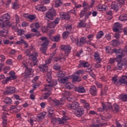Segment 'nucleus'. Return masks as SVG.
Segmentation results:
<instances>
[{"mask_svg": "<svg viewBox=\"0 0 127 127\" xmlns=\"http://www.w3.org/2000/svg\"><path fill=\"white\" fill-rule=\"evenodd\" d=\"M10 19V15L8 13H5L1 16V19H0V27L3 28H9L11 27V23L9 22Z\"/></svg>", "mask_w": 127, "mask_h": 127, "instance_id": "1", "label": "nucleus"}, {"mask_svg": "<svg viewBox=\"0 0 127 127\" xmlns=\"http://www.w3.org/2000/svg\"><path fill=\"white\" fill-rule=\"evenodd\" d=\"M112 53H115L116 59H122L125 56H127V45L126 46L123 50L122 48L116 49L115 48L112 50Z\"/></svg>", "mask_w": 127, "mask_h": 127, "instance_id": "2", "label": "nucleus"}, {"mask_svg": "<svg viewBox=\"0 0 127 127\" xmlns=\"http://www.w3.org/2000/svg\"><path fill=\"white\" fill-rule=\"evenodd\" d=\"M40 40L44 41L42 44H41V47L40 50L42 53L45 55H46V52L48 49V45H49V40L47 38V37H41L40 38Z\"/></svg>", "mask_w": 127, "mask_h": 127, "instance_id": "3", "label": "nucleus"}, {"mask_svg": "<svg viewBox=\"0 0 127 127\" xmlns=\"http://www.w3.org/2000/svg\"><path fill=\"white\" fill-rule=\"evenodd\" d=\"M22 65L24 67H26V68L25 69V76L26 78H31V77H33V73H32V69L28 68L27 65H28V62L27 61H24L22 63Z\"/></svg>", "mask_w": 127, "mask_h": 127, "instance_id": "4", "label": "nucleus"}, {"mask_svg": "<svg viewBox=\"0 0 127 127\" xmlns=\"http://www.w3.org/2000/svg\"><path fill=\"white\" fill-rule=\"evenodd\" d=\"M92 14L91 11L88 12L86 15H85L84 20H81L80 22L78 23L77 27L78 28H83L86 27L87 23H86V20L89 18V16Z\"/></svg>", "mask_w": 127, "mask_h": 127, "instance_id": "5", "label": "nucleus"}, {"mask_svg": "<svg viewBox=\"0 0 127 127\" xmlns=\"http://www.w3.org/2000/svg\"><path fill=\"white\" fill-rule=\"evenodd\" d=\"M60 49L63 51H64L65 56H68L70 53H71V50H72V47L70 45H61L60 47Z\"/></svg>", "mask_w": 127, "mask_h": 127, "instance_id": "6", "label": "nucleus"}, {"mask_svg": "<svg viewBox=\"0 0 127 127\" xmlns=\"http://www.w3.org/2000/svg\"><path fill=\"white\" fill-rule=\"evenodd\" d=\"M46 16L49 19L53 20V17L56 16V11L53 8L49 9L46 13Z\"/></svg>", "mask_w": 127, "mask_h": 127, "instance_id": "7", "label": "nucleus"}, {"mask_svg": "<svg viewBox=\"0 0 127 127\" xmlns=\"http://www.w3.org/2000/svg\"><path fill=\"white\" fill-rule=\"evenodd\" d=\"M46 64L40 65L39 67L40 70L43 72V73H46L47 72V70H48V65H47V64H50L51 63V60L46 61Z\"/></svg>", "mask_w": 127, "mask_h": 127, "instance_id": "8", "label": "nucleus"}, {"mask_svg": "<svg viewBox=\"0 0 127 127\" xmlns=\"http://www.w3.org/2000/svg\"><path fill=\"white\" fill-rule=\"evenodd\" d=\"M74 90L75 92H77V93H79L80 94H83L86 92L85 87L82 86L75 87Z\"/></svg>", "mask_w": 127, "mask_h": 127, "instance_id": "9", "label": "nucleus"}, {"mask_svg": "<svg viewBox=\"0 0 127 127\" xmlns=\"http://www.w3.org/2000/svg\"><path fill=\"white\" fill-rule=\"evenodd\" d=\"M90 67V64L88 62H85L81 61L80 62V64H78V68H88Z\"/></svg>", "mask_w": 127, "mask_h": 127, "instance_id": "10", "label": "nucleus"}, {"mask_svg": "<svg viewBox=\"0 0 127 127\" xmlns=\"http://www.w3.org/2000/svg\"><path fill=\"white\" fill-rule=\"evenodd\" d=\"M84 112L85 110H84V108H81L75 111V115L76 117L80 118V117H82L83 115H84Z\"/></svg>", "mask_w": 127, "mask_h": 127, "instance_id": "11", "label": "nucleus"}, {"mask_svg": "<svg viewBox=\"0 0 127 127\" xmlns=\"http://www.w3.org/2000/svg\"><path fill=\"white\" fill-rule=\"evenodd\" d=\"M60 16L63 20H68V19H70V14H69L68 13H62L60 14Z\"/></svg>", "mask_w": 127, "mask_h": 127, "instance_id": "12", "label": "nucleus"}, {"mask_svg": "<svg viewBox=\"0 0 127 127\" xmlns=\"http://www.w3.org/2000/svg\"><path fill=\"white\" fill-rule=\"evenodd\" d=\"M15 93V87H9L7 88V90L5 91V95H11Z\"/></svg>", "mask_w": 127, "mask_h": 127, "instance_id": "13", "label": "nucleus"}, {"mask_svg": "<svg viewBox=\"0 0 127 127\" xmlns=\"http://www.w3.org/2000/svg\"><path fill=\"white\" fill-rule=\"evenodd\" d=\"M89 92L92 96H97V88L96 87V86H91Z\"/></svg>", "mask_w": 127, "mask_h": 127, "instance_id": "14", "label": "nucleus"}, {"mask_svg": "<svg viewBox=\"0 0 127 127\" xmlns=\"http://www.w3.org/2000/svg\"><path fill=\"white\" fill-rule=\"evenodd\" d=\"M35 8L36 10H39L40 11H42V12H44V11H46L47 9L45 6L41 4H39L36 6Z\"/></svg>", "mask_w": 127, "mask_h": 127, "instance_id": "15", "label": "nucleus"}, {"mask_svg": "<svg viewBox=\"0 0 127 127\" xmlns=\"http://www.w3.org/2000/svg\"><path fill=\"white\" fill-rule=\"evenodd\" d=\"M123 26V25L118 22L115 23L114 24V27L113 28V31L115 32H122L119 29Z\"/></svg>", "mask_w": 127, "mask_h": 127, "instance_id": "16", "label": "nucleus"}, {"mask_svg": "<svg viewBox=\"0 0 127 127\" xmlns=\"http://www.w3.org/2000/svg\"><path fill=\"white\" fill-rule=\"evenodd\" d=\"M47 111L49 118H53V117H55V114H54V110L53 109L50 107H48Z\"/></svg>", "mask_w": 127, "mask_h": 127, "instance_id": "17", "label": "nucleus"}, {"mask_svg": "<svg viewBox=\"0 0 127 127\" xmlns=\"http://www.w3.org/2000/svg\"><path fill=\"white\" fill-rule=\"evenodd\" d=\"M5 29H3V30L0 31V36L1 37H6L8 35V28H5Z\"/></svg>", "mask_w": 127, "mask_h": 127, "instance_id": "18", "label": "nucleus"}, {"mask_svg": "<svg viewBox=\"0 0 127 127\" xmlns=\"http://www.w3.org/2000/svg\"><path fill=\"white\" fill-rule=\"evenodd\" d=\"M103 109L104 111H108V110H110L113 108V106L111 103L107 102L105 104H103Z\"/></svg>", "mask_w": 127, "mask_h": 127, "instance_id": "19", "label": "nucleus"}, {"mask_svg": "<svg viewBox=\"0 0 127 127\" xmlns=\"http://www.w3.org/2000/svg\"><path fill=\"white\" fill-rule=\"evenodd\" d=\"M86 37H83L81 38L79 41H78L77 46L79 47L83 46V45H84V44L86 43Z\"/></svg>", "mask_w": 127, "mask_h": 127, "instance_id": "20", "label": "nucleus"}, {"mask_svg": "<svg viewBox=\"0 0 127 127\" xmlns=\"http://www.w3.org/2000/svg\"><path fill=\"white\" fill-rule=\"evenodd\" d=\"M113 83L116 85L117 86H120L121 85L120 79H118V77L114 76L112 79Z\"/></svg>", "mask_w": 127, "mask_h": 127, "instance_id": "21", "label": "nucleus"}, {"mask_svg": "<svg viewBox=\"0 0 127 127\" xmlns=\"http://www.w3.org/2000/svg\"><path fill=\"white\" fill-rule=\"evenodd\" d=\"M94 56V60H95V61L98 62V63H101V62H102V59L100 58V54H99L98 52L95 53Z\"/></svg>", "mask_w": 127, "mask_h": 127, "instance_id": "22", "label": "nucleus"}, {"mask_svg": "<svg viewBox=\"0 0 127 127\" xmlns=\"http://www.w3.org/2000/svg\"><path fill=\"white\" fill-rule=\"evenodd\" d=\"M68 80H69V76H66L64 78L61 77L58 78V81L60 83H62V84H64L66 82H68Z\"/></svg>", "mask_w": 127, "mask_h": 127, "instance_id": "23", "label": "nucleus"}, {"mask_svg": "<svg viewBox=\"0 0 127 127\" xmlns=\"http://www.w3.org/2000/svg\"><path fill=\"white\" fill-rule=\"evenodd\" d=\"M106 7H107V6H106V5H102L101 4H99L97 6V9L99 11H103V10H106Z\"/></svg>", "mask_w": 127, "mask_h": 127, "instance_id": "24", "label": "nucleus"}, {"mask_svg": "<svg viewBox=\"0 0 127 127\" xmlns=\"http://www.w3.org/2000/svg\"><path fill=\"white\" fill-rule=\"evenodd\" d=\"M52 41H54L55 42H58L60 40V35H57L55 37H51L50 38Z\"/></svg>", "mask_w": 127, "mask_h": 127, "instance_id": "25", "label": "nucleus"}, {"mask_svg": "<svg viewBox=\"0 0 127 127\" xmlns=\"http://www.w3.org/2000/svg\"><path fill=\"white\" fill-rule=\"evenodd\" d=\"M82 80L81 77H79L78 76H76L75 75L72 76V82L75 83L76 82H80Z\"/></svg>", "mask_w": 127, "mask_h": 127, "instance_id": "26", "label": "nucleus"}, {"mask_svg": "<svg viewBox=\"0 0 127 127\" xmlns=\"http://www.w3.org/2000/svg\"><path fill=\"white\" fill-rule=\"evenodd\" d=\"M79 104L78 102H73L71 104L72 110H77L79 108Z\"/></svg>", "mask_w": 127, "mask_h": 127, "instance_id": "27", "label": "nucleus"}, {"mask_svg": "<svg viewBox=\"0 0 127 127\" xmlns=\"http://www.w3.org/2000/svg\"><path fill=\"white\" fill-rule=\"evenodd\" d=\"M119 20L121 21H125L127 20V14H123L119 16Z\"/></svg>", "mask_w": 127, "mask_h": 127, "instance_id": "28", "label": "nucleus"}, {"mask_svg": "<svg viewBox=\"0 0 127 127\" xmlns=\"http://www.w3.org/2000/svg\"><path fill=\"white\" fill-rule=\"evenodd\" d=\"M65 87L66 89H68V90H72V89L74 88V84H72L71 82H68L65 83Z\"/></svg>", "mask_w": 127, "mask_h": 127, "instance_id": "29", "label": "nucleus"}, {"mask_svg": "<svg viewBox=\"0 0 127 127\" xmlns=\"http://www.w3.org/2000/svg\"><path fill=\"white\" fill-rule=\"evenodd\" d=\"M57 75L59 77L63 78L66 75V72L65 71H59L57 72Z\"/></svg>", "mask_w": 127, "mask_h": 127, "instance_id": "30", "label": "nucleus"}, {"mask_svg": "<svg viewBox=\"0 0 127 127\" xmlns=\"http://www.w3.org/2000/svg\"><path fill=\"white\" fill-rule=\"evenodd\" d=\"M9 74L10 75V78H11V80H15V79L17 78V76L15 75V72H14V71H10Z\"/></svg>", "mask_w": 127, "mask_h": 127, "instance_id": "31", "label": "nucleus"}, {"mask_svg": "<svg viewBox=\"0 0 127 127\" xmlns=\"http://www.w3.org/2000/svg\"><path fill=\"white\" fill-rule=\"evenodd\" d=\"M51 94V91H49L47 93H44L42 96V99H44V100H46V99H48V97H49Z\"/></svg>", "mask_w": 127, "mask_h": 127, "instance_id": "32", "label": "nucleus"}, {"mask_svg": "<svg viewBox=\"0 0 127 127\" xmlns=\"http://www.w3.org/2000/svg\"><path fill=\"white\" fill-rule=\"evenodd\" d=\"M108 91V87L105 86L101 91V96H106L107 92Z\"/></svg>", "mask_w": 127, "mask_h": 127, "instance_id": "33", "label": "nucleus"}, {"mask_svg": "<svg viewBox=\"0 0 127 127\" xmlns=\"http://www.w3.org/2000/svg\"><path fill=\"white\" fill-rule=\"evenodd\" d=\"M45 116H46V112H43L41 113H39L38 114L37 118L38 119H43L45 118Z\"/></svg>", "mask_w": 127, "mask_h": 127, "instance_id": "34", "label": "nucleus"}, {"mask_svg": "<svg viewBox=\"0 0 127 127\" xmlns=\"http://www.w3.org/2000/svg\"><path fill=\"white\" fill-rule=\"evenodd\" d=\"M53 68L56 71H59L61 69V65L59 64H55L53 66Z\"/></svg>", "mask_w": 127, "mask_h": 127, "instance_id": "35", "label": "nucleus"}, {"mask_svg": "<svg viewBox=\"0 0 127 127\" xmlns=\"http://www.w3.org/2000/svg\"><path fill=\"white\" fill-rule=\"evenodd\" d=\"M69 34H70V32L64 31L62 34L63 38H64V39H66L68 36H69Z\"/></svg>", "mask_w": 127, "mask_h": 127, "instance_id": "36", "label": "nucleus"}, {"mask_svg": "<svg viewBox=\"0 0 127 127\" xmlns=\"http://www.w3.org/2000/svg\"><path fill=\"white\" fill-rule=\"evenodd\" d=\"M52 80V77H51V72H48L47 73V77L46 78L47 82H48V83H50Z\"/></svg>", "mask_w": 127, "mask_h": 127, "instance_id": "37", "label": "nucleus"}, {"mask_svg": "<svg viewBox=\"0 0 127 127\" xmlns=\"http://www.w3.org/2000/svg\"><path fill=\"white\" fill-rule=\"evenodd\" d=\"M24 36L26 39H30V38L34 37V35L33 34V33H27L25 34Z\"/></svg>", "mask_w": 127, "mask_h": 127, "instance_id": "38", "label": "nucleus"}, {"mask_svg": "<svg viewBox=\"0 0 127 127\" xmlns=\"http://www.w3.org/2000/svg\"><path fill=\"white\" fill-rule=\"evenodd\" d=\"M52 88H53V87L51 86L50 84L46 85L45 86V90L48 92H50V91L52 90Z\"/></svg>", "mask_w": 127, "mask_h": 127, "instance_id": "39", "label": "nucleus"}, {"mask_svg": "<svg viewBox=\"0 0 127 127\" xmlns=\"http://www.w3.org/2000/svg\"><path fill=\"white\" fill-rule=\"evenodd\" d=\"M49 83L51 87H54V86H56V85H57V80L55 79H52L51 81Z\"/></svg>", "mask_w": 127, "mask_h": 127, "instance_id": "40", "label": "nucleus"}, {"mask_svg": "<svg viewBox=\"0 0 127 127\" xmlns=\"http://www.w3.org/2000/svg\"><path fill=\"white\" fill-rule=\"evenodd\" d=\"M123 66H124V63L119 62L117 64V69L118 70H123Z\"/></svg>", "mask_w": 127, "mask_h": 127, "instance_id": "41", "label": "nucleus"}, {"mask_svg": "<svg viewBox=\"0 0 127 127\" xmlns=\"http://www.w3.org/2000/svg\"><path fill=\"white\" fill-rule=\"evenodd\" d=\"M4 102L5 104H11L12 103V100L9 97H6L4 99Z\"/></svg>", "mask_w": 127, "mask_h": 127, "instance_id": "42", "label": "nucleus"}, {"mask_svg": "<svg viewBox=\"0 0 127 127\" xmlns=\"http://www.w3.org/2000/svg\"><path fill=\"white\" fill-rule=\"evenodd\" d=\"M104 35V32L103 31H99L97 35H96V38L97 39H100V38H102V37Z\"/></svg>", "mask_w": 127, "mask_h": 127, "instance_id": "43", "label": "nucleus"}, {"mask_svg": "<svg viewBox=\"0 0 127 127\" xmlns=\"http://www.w3.org/2000/svg\"><path fill=\"white\" fill-rule=\"evenodd\" d=\"M62 114L64 116L62 118V119L63 120H64V122H65V121H68V120H69V117L65 115H66V113L63 112Z\"/></svg>", "mask_w": 127, "mask_h": 127, "instance_id": "44", "label": "nucleus"}, {"mask_svg": "<svg viewBox=\"0 0 127 127\" xmlns=\"http://www.w3.org/2000/svg\"><path fill=\"white\" fill-rule=\"evenodd\" d=\"M12 8L13 9H18V8H19V5L16 2L13 3L12 4Z\"/></svg>", "mask_w": 127, "mask_h": 127, "instance_id": "45", "label": "nucleus"}, {"mask_svg": "<svg viewBox=\"0 0 127 127\" xmlns=\"http://www.w3.org/2000/svg\"><path fill=\"white\" fill-rule=\"evenodd\" d=\"M32 61H33V62L34 66H35V65H36V63H37V62L38 61V60H37V57L32 56Z\"/></svg>", "mask_w": 127, "mask_h": 127, "instance_id": "46", "label": "nucleus"}, {"mask_svg": "<svg viewBox=\"0 0 127 127\" xmlns=\"http://www.w3.org/2000/svg\"><path fill=\"white\" fill-rule=\"evenodd\" d=\"M50 119H51V122L53 125H55L56 123H58V119L55 118V116L53 117H50Z\"/></svg>", "mask_w": 127, "mask_h": 127, "instance_id": "47", "label": "nucleus"}, {"mask_svg": "<svg viewBox=\"0 0 127 127\" xmlns=\"http://www.w3.org/2000/svg\"><path fill=\"white\" fill-rule=\"evenodd\" d=\"M70 39H71L72 42H73V43H75V44H76V45H78V39H76V38H74V37H73V36H70Z\"/></svg>", "mask_w": 127, "mask_h": 127, "instance_id": "48", "label": "nucleus"}, {"mask_svg": "<svg viewBox=\"0 0 127 127\" xmlns=\"http://www.w3.org/2000/svg\"><path fill=\"white\" fill-rule=\"evenodd\" d=\"M61 5H62V2L60 0H57L55 2L56 7H59V6H61Z\"/></svg>", "mask_w": 127, "mask_h": 127, "instance_id": "49", "label": "nucleus"}, {"mask_svg": "<svg viewBox=\"0 0 127 127\" xmlns=\"http://www.w3.org/2000/svg\"><path fill=\"white\" fill-rule=\"evenodd\" d=\"M105 48L106 53L109 54L110 52H111V50H112V47L110 46H107Z\"/></svg>", "mask_w": 127, "mask_h": 127, "instance_id": "50", "label": "nucleus"}, {"mask_svg": "<svg viewBox=\"0 0 127 127\" xmlns=\"http://www.w3.org/2000/svg\"><path fill=\"white\" fill-rule=\"evenodd\" d=\"M35 18H36V15L30 14L28 19H29L30 20V21H31V22L32 21V20H34V19H35Z\"/></svg>", "mask_w": 127, "mask_h": 127, "instance_id": "51", "label": "nucleus"}, {"mask_svg": "<svg viewBox=\"0 0 127 127\" xmlns=\"http://www.w3.org/2000/svg\"><path fill=\"white\" fill-rule=\"evenodd\" d=\"M55 26H56V25L54 21L51 22L48 25V27H50V28H54Z\"/></svg>", "mask_w": 127, "mask_h": 127, "instance_id": "52", "label": "nucleus"}, {"mask_svg": "<svg viewBox=\"0 0 127 127\" xmlns=\"http://www.w3.org/2000/svg\"><path fill=\"white\" fill-rule=\"evenodd\" d=\"M121 99L123 102H127V95L124 94L122 95Z\"/></svg>", "mask_w": 127, "mask_h": 127, "instance_id": "53", "label": "nucleus"}, {"mask_svg": "<svg viewBox=\"0 0 127 127\" xmlns=\"http://www.w3.org/2000/svg\"><path fill=\"white\" fill-rule=\"evenodd\" d=\"M112 45H113V46H118V45H119V40H113L112 41Z\"/></svg>", "mask_w": 127, "mask_h": 127, "instance_id": "54", "label": "nucleus"}, {"mask_svg": "<svg viewBox=\"0 0 127 127\" xmlns=\"http://www.w3.org/2000/svg\"><path fill=\"white\" fill-rule=\"evenodd\" d=\"M5 61V56H4L3 55H0V61L1 62V63H3Z\"/></svg>", "mask_w": 127, "mask_h": 127, "instance_id": "55", "label": "nucleus"}, {"mask_svg": "<svg viewBox=\"0 0 127 127\" xmlns=\"http://www.w3.org/2000/svg\"><path fill=\"white\" fill-rule=\"evenodd\" d=\"M3 70L4 74H6L10 70V66H5Z\"/></svg>", "mask_w": 127, "mask_h": 127, "instance_id": "56", "label": "nucleus"}, {"mask_svg": "<svg viewBox=\"0 0 127 127\" xmlns=\"http://www.w3.org/2000/svg\"><path fill=\"white\" fill-rule=\"evenodd\" d=\"M58 124H59V125H64V123H65L64 122V120L61 119V118H58Z\"/></svg>", "mask_w": 127, "mask_h": 127, "instance_id": "57", "label": "nucleus"}, {"mask_svg": "<svg viewBox=\"0 0 127 127\" xmlns=\"http://www.w3.org/2000/svg\"><path fill=\"white\" fill-rule=\"evenodd\" d=\"M113 107L116 112H119L120 111V106L118 104H114Z\"/></svg>", "mask_w": 127, "mask_h": 127, "instance_id": "58", "label": "nucleus"}, {"mask_svg": "<svg viewBox=\"0 0 127 127\" xmlns=\"http://www.w3.org/2000/svg\"><path fill=\"white\" fill-rule=\"evenodd\" d=\"M83 7L84 8L87 9L88 7H90V5H89V4L87 3L86 1H84L82 3Z\"/></svg>", "mask_w": 127, "mask_h": 127, "instance_id": "59", "label": "nucleus"}, {"mask_svg": "<svg viewBox=\"0 0 127 127\" xmlns=\"http://www.w3.org/2000/svg\"><path fill=\"white\" fill-rule=\"evenodd\" d=\"M52 101L54 102V103H55V104H56V106H59V105H60V104H61L60 101L56 99H53Z\"/></svg>", "mask_w": 127, "mask_h": 127, "instance_id": "60", "label": "nucleus"}, {"mask_svg": "<svg viewBox=\"0 0 127 127\" xmlns=\"http://www.w3.org/2000/svg\"><path fill=\"white\" fill-rule=\"evenodd\" d=\"M87 13V11L86 10H81L80 13V17H83L85 15H86V13Z\"/></svg>", "mask_w": 127, "mask_h": 127, "instance_id": "61", "label": "nucleus"}, {"mask_svg": "<svg viewBox=\"0 0 127 127\" xmlns=\"http://www.w3.org/2000/svg\"><path fill=\"white\" fill-rule=\"evenodd\" d=\"M6 65H12L13 63L12 62V60L8 59L6 61Z\"/></svg>", "mask_w": 127, "mask_h": 127, "instance_id": "62", "label": "nucleus"}, {"mask_svg": "<svg viewBox=\"0 0 127 127\" xmlns=\"http://www.w3.org/2000/svg\"><path fill=\"white\" fill-rule=\"evenodd\" d=\"M111 8L114 10H116V9L118 8V5L115 3H113L111 5Z\"/></svg>", "mask_w": 127, "mask_h": 127, "instance_id": "63", "label": "nucleus"}, {"mask_svg": "<svg viewBox=\"0 0 127 127\" xmlns=\"http://www.w3.org/2000/svg\"><path fill=\"white\" fill-rule=\"evenodd\" d=\"M10 80H11V78H10V76L7 77L6 78L5 80H3L2 81V83L3 84H6V83H7V82H9V81H10Z\"/></svg>", "mask_w": 127, "mask_h": 127, "instance_id": "64", "label": "nucleus"}]
</instances>
